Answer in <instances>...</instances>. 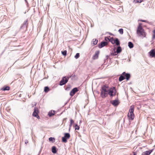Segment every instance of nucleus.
<instances>
[{
	"mask_svg": "<svg viewBox=\"0 0 155 155\" xmlns=\"http://www.w3.org/2000/svg\"><path fill=\"white\" fill-rule=\"evenodd\" d=\"M70 134H69L68 133H66L64 134V137L65 138H66L67 139H68L70 137Z\"/></svg>",
	"mask_w": 155,
	"mask_h": 155,
	"instance_id": "nucleus-22",
	"label": "nucleus"
},
{
	"mask_svg": "<svg viewBox=\"0 0 155 155\" xmlns=\"http://www.w3.org/2000/svg\"><path fill=\"white\" fill-rule=\"evenodd\" d=\"M116 91L115 87H113L108 90V94L110 97H113L116 95Z\"/></svg>",
	"mask_w": 155,
	"mask_h": 155,
	"instance_id": "nucleus-4",
	"label": "nucleus"
},
{
	"mask_svg": "<svg viewBox=\"0 0 155 155\" xmlns=\"http://www.w3.org/2000/svg\"><path fill=\"white\" fill-rule=\"evenodd\" d=\"M54 110H53V111L51 110V111H50L48 114V115H49V117H51V116H53V115H54Z\"/></svg>",
	"mask_w": 155,
	"mask_h": 155,
	"instance_id": "nucleus-20",
	"label": "nucleus"
},
{
	"mask_svg": "<svg viewBox=\"0 0 155 155\" xmlns=\"http://www.w3.org/2000/svg\"><path fill=\"white\" fill-rule=\"evenodd\" d=\"M50 91V89L49 87H45L44 88V91L45 93L48 92Z\"/></svg>",
	"mask_w": 155,
	"mask_h": 155,
	"instance_id": "nucleus-21",
	"label": "nucleus"
},
{
	"mask_svg": "<svg viewBox=\"0 0 155 155\" xmlns=\"http://www.w3.org/2000/svg\"><path fill=\"white\" fill-rule=\"evenodd\" d=\"M110 37V36H109V37H106L105 38V40L106 41H107L108 40L109 41V38Z\"/></svg>",
	"mask_w": 155,
	"mask_h": 155,
	"instance_id": "nucleus-33",
	"label": "nucleus"
},
{
	"mask_svg": "<svg viewBox=\"0 0 155 155\" xmlns=\"http://www.w3.org/2000/svg\"><path fill=\"white\" fill-rule=\"evenodd\" d=\"M125 79L124 75L122 74L120 76L119 78V80L120 81H121Z\"/></svg>",
	"mask_w": 155,
	"mask_h": 155,
	"instance_id": "nucleus-17",
	"label": "nucleus"
},
{
	"mask_svg": "<svg viewBox=\"0 0 155 155\" xmlns=\"http://www.w3.org/2000/svg\"><path fill=\"white\" fill-rule=\"evenodd\" d=\"M122 74L124 75L125 78L128 81L129 80L130 77V75L129 73H126L125 72H124L122 73Z\"/></svg>",
	"mask_w": 155,
	"mask_h": 155,
	"instance_id": "nucleus-9",
	"label": "nucleus"
},
{
	"mask_svg": "<svg viewBox=\"0 0 155 155\" xmlns=\"http://www.w3.org/2000/svg\"><path fill=\"white\" fill-rule=\"evenodd\" d=\"M118 31L120 33L121 35L123 34V29L122 28H120L118 30Z\"/></svg>",
	"mask_w": 155,
	"mask_h": 155,
	"instance_id": "nucleus-29",
	"label": "nucleus"
},
{
	"mask_svg": "<svg viewBox=\"0 0 155 155\" xmlns=\"http://www.w3.org/2000/svg\"><path fill=\"white\" fill-rule=\"evenodd\" d=\"M150 56L152 57H155V51L154 49H152L149 53Z\"/></svg>",
	"mask_w": 155,
	"mask_h": 155,
	"instance_id": "nucleus-10",
	"label": "nucleus"
},
{
	"mask_svg": "<svg viewBox=\"0 0 155 155\" xmlns=\"http://www.w3.org/2000/svg\"><path fill=\"white\" fill-rule=\"evenodd\" d=\"M107 45V42L106 41H102L100 44H99L98 47L99 48H101Z\"/></svg>",
	"mask_w": 155,
	"mask_h": 155,
	"instance_id": "nucleus-8",
	"label": "nucleus"
},
{
	"mask_svg": "<svg viewBox=\"0 0 155 155\" xmlns=\"http://www.w3.org/2000/svg\"><path fill=\"white\" fill-rule=\"evenodd\" d=\"M133 155H136V154L135 153H134L133 154Z\"/></svg>",
	"mask_w": 155,
	"mask_h": 155,
	"instance_id": "nucleus-44",
	"label": "nucleus"
},
{
	"mask_svg": "<svg viewBox=\"0 0 155 155\" xmlns=\"http://www.w3.org/2000/svg\"><path fill=\"white\" fill-rule=\"evenodd\" d=\"M108 87L105 85L102 87L101 95L102 98H104L107 96L108 91Z\"/></svg>",
	"mask_w": 155,
	"mask_h": 155,
	"instance_id": "nucleus-2",
	"label": "nucleus"
},
{
	"mask_svg": "<svg viewBox=\"0 0 155 155\" xmlns=\"http://www.w3.org/2000/svg\"><path fill=\"white\" fill-rule=\"evenodd\" d=\"M134 107L132 106H130L129 110L130 114L129 113L127 115L129 120H133L134 117Z\"/></svg>",
	"mask_w": 155,
	"mask_h": 155,
	"instance_id": "nucleus-3",
	"label": "nucleus"
},
{
	"mask_svg": "<svg viewBox=\"0 0 155 155\" xmlns=\"http://www.w3.org/2000/svg\"><path fill=\"white\" fill-rule=\"evenodd\" d=\"M128 46L130 48H132L134 47V45L131 42H129L128 43Z\"/></svg>",
	"mask_w": 155,
	"mask_h": 155,
	"instance_id": "nucleus-18",
	"label": "nucleus"
},
{
	"mask_svg": "<svg viewBox=\"0 0 155 155\" xmlns=\"http://www.w3.org/2000/svg\"><path fill=\"white\" fill-rule=\"evenodd\" d=\"M28 25V20H26L24 21V22L23 23V25L22 26H21L20 27V29H23L25 27H27V25Z\"/></svg>",
	"mask_w": 155,
	"mask_h": 155,
	"instance_id": "nucleus-12",
	"label": "nucleus"
},
{
	"mask_svg": "<svg viewBox=\"0 0 155 155\" xmlns=\"http://www.w3.org/2000/svg\"><path fill=\"white\" fill-rule=\"evenodd\" d=\"M74 121L72 119H71L70 120V123L72 124L74 123Z\"/></svg>",
	"mask_w": 155,
	"mask_h": 155,
	"instance_id": "nucleus-37",
	"label": "nucleus"
},
{
	"mask_svg": "<svg viewBox=\"0 0 155 155\" xmlns=\"http://www.w3.org/2000/svg\"><path fill=\"white\" fill-rule=\"evenodd\" d=\"M67 139L66 138H65L64 137H62V141L64 143H66L67 142Z\"/></svg>",
	"mask_w": 155,
	"mask_h": 155,
	"instance_id": "nucleus-27",
	"label": "nucleus"
},
{
	"mask_svg": "<svg viewBox=\"0 0 155 155\" xmlns=\"http://www.w3.org/2000/svg\"><path fill=\"white\" fill-rule=\"evenodd\" d=\"M110 103L114 106H117L119 104L118 100H114L111 101Z\"/></svg>",
	"mask_w": 155,
	"mask_h": 155,
	"instance_id": "nucleus-7",
	"label": "nucleus"
},
{
	"mask_svg": "<svg viewBox=\"0 0 155 155\" xmlns=\"http://www.w3.org/2000/svg\"><path fill=\"white\" fill-rule=\"evenodd\" d=\"M115 44L117 46H119L120 45V42L119 39L117 38H115L113 44Z\"/></svg>",
	"mask_w": 155,
	"mask_h": 155,
	"instance_id": "nucleus-14",
	"label": "nucleus"
},
{
	"mask_svg": "<svg viewBox=\"0 0 155 155\" xmlns=\"http://www.w3.org/2000/svg\"><path fill=\"white\" fill-rule=\"evenodd\" d=\"M110 34L111 35V33H110Z\"/></svg>",
	"mask_w": 155,
	"mask_h": 155,
	"instance_id": "nucleus-45",
	"label": "nucleus"
},
{
	"mask_svg": "<svg viewBox=\"0 0 155 155\" xmlns=\"http://www.w3.org/2000/svg\"><path fill=\"white\" fill-rule=\"evenodd\" d=\"M150 154V152H149L148 151H146L145 152H143L142 155H149Z\"/></svg>",
	"mask_w": 155,
	"mask_h": 155,
	"instance_id": "nucleus-23",
	"label": "nucleus"
},
{
	"mask_svg": "<svg viewBox=\"0 0 155 155\" xmlns=\"http://www.w3.org/2000/svg\"><path fill=\"white\" fill-rule=\"evenodd\" d=\"M99 52L100 51H97L95 52V54L93 57V58L94 59H97L98 58Z\"/></svg>",
	"mask_w": 155,
	"mask_h": 155,
	"instance_id": "nucleus-11",
	"label": "nucleus"
},
{
	"mask_svg": "<svg viewBox=\"0 0 155 155\" xmlns=\"http://www.w3.org/2000/svg\"><path fill=\"white\" fill-rule=\"evenodd\" d=\"M78 91V90L77 88L75 87L73 88L70 91V94L71 96H73Z\"/></svg>",
	"mask_w": 155,
	"mask_h": 155,
	"instance_id": "nucleus-6",
	"label": "nucleus"
},
{
	"mask_svg": "<svg viewBox=\"0 0 155 155\" xmlns=\"http://www.w3.org/2000/svg\"><path fill=\"white\" fill-rule=\"evenodd\" d=\"M62 54L64 56H66L67 54V51L66 50H64L63 51H61Z\"/></svg>",
	"mask_w": 155,
	"mask_h": 155,
	"instance_id": "nucleus-30",
	"label": "nucleus"
},
{
	"mask_svg": "<svg viewBox=\"0 0 155 155\" xmlns=\"http://www.w3.org/2000/svg\"><path fill=\"white\" fill-rule=\"evenodd\" d=\"M93 44L94 45H96L98 42V40L96 39H93Z\"/></svg>",
	"mask_w": 155,
	"mask_h": 155,
	"instance_id": "nucleus-26",
	"label": "nucleus"
},
{
	"mask_svg": "<svg viewBox=\"0 0 155 155\" xmlns=\"http://www.w3.org/2000/svg\"><path fill=\"white\" fill-rule=\"evenodd\" d=\"M72 124L70 123V124L69 125V126L70 127H71V126Z\"/></svg>",
	"mask_w": 155,
	"mask_h": 155,
	"instance_id": "nucleus-42",
	"label": "nucleus"
},
{
	"mask_svg": "<svg viewBox=\"0 0 155 155\" xmlns=\"http://www.w3.org/2000/svg\"><path fill=\"white\" fill-rule=\"evenodd\" d=\"M115 39H114V38L113 37H110L109 38V41L111 43L113 44V42L114 41Z\"/></svg>",
	"mask_w": 155,
	"mask_h": 155,
	"instance_id": "nucleus-25",
	"label": "nucleus"
},
{
	"mask_svg": "<svg viewBox=\"0 0 155 155\" xmlns=\"http://www.w3.org/2000/svg\"><path fill=\"white\" fill-rule=\"evenodd\" d=\"M55 139L54 137H50L49 138V140L50 141H51L52 143L54 142L55 141Z\"/></svg>",
	"mask_w": 155,
	"mask_h": 155,
	"instance_id": "nucleus-24",
	"label": "nucleus"
},
{
	"mask_svg": "<svg viewBox=\"0 0 155 155\" xmlns=\"http://www.w3.org/2000/svg\"><path fill=\"white\" fill-rule=\"evenodd\" d=\"M38 109L36 107L35 108L34 112H33L32 115L34 117H37L38 116Z\"/></svg>",
	"mask_w": 155,
	"mask_h": 155,
	"instance_id": "nucleus-13",
	"label": "nucleus"
},
{
	"mask_svg": "<svg viewBox=\"0 0 155 155\" xmlns=\"http://www.w3.org/2000/svg\"><path fill=\"white\" fill-rule=\"evenodd\" d=\"M36 117L37 118L39 119L40 118V117L38 115V116L37 117Z\"/></svg>",
	"mask_w": 155,
	"mask_h": 155,
	"instance_id": "nucleus-40",
	"label": "nucleus"
},
{
	"mask_svg": "<svg viewBox=\"0 0 155 155\" xmlns=\"http://www.w3.org/2000/svg\"><path fill=\"white\" fill-rule=\"evenodd\" d=\"M52 152L53 153H57V150L56 147L53 146L52 148Z\"/></svg>",
	"mask_w": 155,
	"mask_h": 155,
	"instance_id": "nucleus-16",
	"label": "nucleus"
},
{
	"mask_svg": "<svg viewBox=\"0 0 155 155\" xmlns=\"http://www.w3.org/2000/svg\"><path fill=\"white\" fill-rule=\"evenodd\" d=\"M80 56V54L79 53H77L74 56V58L76 59H78L79 58Z\"/></svg>",
	"mask_w": 155,
	"mask_h": 155,
	"instance_id": "nucleus-31",
	"label": "nucleus"
},
{
	"mask_svg": "<svg viewBox=\"0 0 155 155\" xmlns=\"http://www.w3.org/2000/svg\"><path fill=\"white\" fill-rule=\"evenodd\" d=\"M116 53H117L116 51V52L114 51V53L113 52L112 53H111V55H113V56L116 55L117 54Z\"/></svg>",
	"mask_w": 155,
	"mask_h": 155,
	"instance_id": "nucleus-34",
	"label": "nucleus"
},
{
	"mask_svg": "<svg viewBox=\"0 0 155 155\" xmlns=\"http://www.w3.org/2000/svg\"><path fill=\"white\" fill-rule=\"evenodd\" d=\"M75 76V75H73V74H72L71 76L68 77L69 78H71V77H74V76Z\"/></svg>",
	"mask_w": 155,
	"mask_h": 155,
	"instance_id": "nucleus-38",
	"label": "nucleus"
},
{
	"mask_svg": "<svg viewBox=\"0 0 155 155\" xmlns=\"http://www.w3.org/2000/svg\"><path fill=\"white\" fill-rule=\"evenodd\" d=\"M122 51V48H121L120 46H118L116 50V52L117 54L120 53Z\"/></svg>",
	"mask_w": 155,
	"mask_h": 155,
	"instance_id": "nucleus-15",
	"label": "nucleus"
},
{
	"mask_svg": "<svg viewBox=\"0 0 155 155\" xmlns=\"http://www.w3.org/2000/svg\"><path fill=\"white\" fill-rule=\"evenodd\" d=\"M80 127L77 124H76L75 125V130H79V129Z\"/></svg>",
	"mask_w": 155,
	"mask_h": 155,
	"instance_id": "nucleus-32",
	"label": "nucleus"
},
{
	"mask_svg": "<svg viewBox=\"0 0 155 155\" xmlns=\"http://www.w3.org/2000/svg\"><path fill=\"white\" fill-rule=\"evenodd\" d=\"M140 21H142V22H147V21L146 20H140Z\"/></svg>",
	"mask_w": 155,
	"mask_h": 155,
	"instance_id": "nucleus-39",
	"label": "nucleus"
},
{
	"mask_svg": "<svg viewBox=\"0 0 155 155\" xmlns=\"http://www.w3.org/2000/svg\"><path fill=\"white\" fill-rule=\"evenodd\" d=\"M153 38H155V30H154L153 31Z\"/></svg>",
	"mask_w": 155,
	"mask_h": 155,
	"instance_id": "nucleus-35",
	"label": "nucleus"
},
{
	"mask_svg": "<svg viewBox=\"0 0 155 155\" xmlns=\"http://www.w3.org/2000/svg\"><path fill=\"white\" fill-rule=\"evenodd\" d=\"M137 33L139 37L142 38L146 37V33L145 32L144 29L143 28L141 24H139L137 31Z\"/></svg>",
	"mask_w": 155,
	"mask_h": 155,
	"instance_id": "nucleus-1",
	"label": "nucleus"
},
{
	"mask_svg": "<svg viewBox=\"0 0 155 155\" xmlns=\"http://www.w3.org/2000/svg\"><path fill=\"white\" fill-rule=\"evenodd\" d=\"M69 79V77H67L66 76L63 77L61 80L60 81L59 85L62 86L68 82Z\"/></svg>",
	"mask_w": 155,
	"mask_h": 155,
	"instance_id": "nucleus-5",
	"label": "nucleus"
},
{
	"mask_svg": "<svg viewBox=\"0 0 155 155\" xmlns=\"http://www.w3.org/2000/svg\"><path fill=\"white\" fill-rule=\"evenodd\" d=\"M10 87L8 86H6L5 87H4L3 88H1V90L2 91H8L9 90Z\"/></svg>",
	"mask_w": 155,
	"mask_h": 155,
	"instance_id": "nucleus-19",
	"label": "nucleus"
},
{
	"mask_svg": "<svg viewBox=\"0 0 155 155\" xmlns=\"http://www.w3.org/2000/svg\"><path fill=\"white\" fill-rule=\"evenodd\" d=\"M152 151H153V150H150L149 151H148L149 152H150V153H151V152H152Z\"/></svg>",
	"mask_w": 155,
	"mask_h": 155,
	"instance_id": "nucleus-41",
	"label": "nucleus"
},
{
	"mask_svg": "<svg viewBox=\"0 0 155 155\" xmlns=\"http://www.w3.org/2000/svg\"><path fill=\"white\" fill-rule=\"evenodd\" d=\"M25 2L27 3H28V2H27V0H25Z\"/></svg>",
	"mask_w": 155,
	"mask_h": 155,
	"instance_id": "nucleus-43",
	"label": "nucleus"
},
{
	"mask_svg": "<svg viewBox=\"0 0 155 155\" xmlns=\"http://www.w3.org/2000/svg\"><path fill=\"white\" fill-rule=\"evenodd\" d=\"M142 0H134V2L135 3H140L142 2Z\"/></svg>",
	"mask_w": 155,
	"mask_h": 155,
	"instance_id": "nucleus-28",
	"label": "nucleus"
},
{
	"mask_svg": "<svg viewBox=\"0 0 155 155\" xmlns=\"http://www.w3.org/2000/svg\"><path fill=\"white\" fill-rule=\"evenodd\" d=\"M25 144H27V143H28V140H25Z\"/></svg>",
	"mask_w": 155,
	"mask_h": 155,
	"instance_id": "nucleus-36",
	"label": "nucleus"
}]
</instances>
